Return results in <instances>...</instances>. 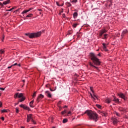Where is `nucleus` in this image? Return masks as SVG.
Instances as JSON below:
<instances>
[{
    "label": "nucleus",
    "mask_w": 128,
    "mask_h": 128,
    "mask_svg": "<svg viewBox=\"0 0 128 128\" xmlns=\"http://www.w3.org/2000/svg\"><path fill=\"white\" fill-rule=\"evenodd\" d=\"M0 6H2V8H3V6H4V3H2V4L0 5Z\"/></svg>",
    "instance_id": "nucleus-52"
},
{
    "label": "nucleus",
    "mask_w": 128,
    "mask_h": 128,
    "mask_svg": "<svg viewBox=\"0 0 128 128\" xmlns=\"http://www.w3.org/2000/svg\"><path fill=\"white\" fill-rule=\"evenodd\" d=\"M24 97V94L22 93H16L14 95V98H22Z\"/></svg>",
    "instance_id": "nucleus-4"
},
{
    "label": "nucleus",
    "mask_w": 128,
    "mask_h": 128,
    "mask_svg": "<svg viewBox=\"0 0 128 128\" xmlns=\"http://www.w3.org/2000/svg\"><path fill=\"white\" fill-rule=\"evenodd\" d=\"M89 66H92V68H96V70H98V68L96 67L92 63L90 62H89Z\"/></svg>",
    "instance_id": "nucleus-11"
},
{
    "label": "nucleus",
    "mask_w": 128,
    "mask_h": 128,
    "mask_svg": "<svg viewBox=\"0 0 128 128\" xmlns=\"http://www.w3.org/2000/svg\"><path fill=\"white\" fill-rule=\"evenodd\" d=\"M102 46H103V50H105V52H108V50L106 48V44L103 43Z\"/></svg>",
    "instance_id": "nucleus-12"
},
{
    "label": "nucleus",
    "mask_w": 128,
    "mask_h": 128,
    "mask_svg": "<svg viewBox=\"0 0 128 128\" xmlns=\"http://www.w3.org/2000/svg\"><path fill=\"white\" fill-rule=\"evenodd\" d=\"M78 38H80V36H78Z\"/></svg>",
    "instance_id": "nucleus-62"
},
{
    "label": "nucleus",
    "mask_w": 128,
    "mask_h": 128,
    "mask_svg": "<svg viewBox=\"0 0 128 128\" xmlns=\"http://www.w3.org/2000/svg\"><path fill=\"white\" fill-rule=\"evenodd\" d=\"M2 2H0V6H1L2 4Z\"/></svg>",
    "instance_id": "nucleus-59"
},
{
    "label": "nucleus",
    "mask_w": 128,
    "mask_h": 128,
    "mask_svg": "<svg viewBox=\"0 0 128 128\" xmlns=\"http://www.w3.org/2000/svg\"><path fill=\"white\" fill-rule=\"evenodd\" d=\"M23 82H26V80H22Z\"/></svg>",
    "instance_id": "nucleus-57"
},
{
    "label": "nucleus",
    "mask_w": 128,
    "mask_h": 128,
    "mask_svg": "<svg viewBox=\"0 0 128 128\" xmlns=\"http://www.w3.org/2000/svg\"><path fill=\"white\" fill-rule=\"evenodd\" d=\"M2 112H8V110L6 109H4L3 110H1Z\"/></svg>",
    "instance_id": "nucleus-30"
},
{
    "label": "nucleus",
    "mask_w": 128,
    "mask_h": 128,
    "mask_svg": "<svg viewBox=\"0 0 128 128\" xmlns=\"http://www.w3.org/2000/svg\"><path fill=\"white\" fill-rule=\"evenodd\" d=\"M45 94L48 98H52V94H50V91L48 90L46 91Z\"/></svg>",
    "instance_id": "nucleus-8"
},
{
    "label": "nucleus",
    "mask_w": 128,
    "mask_h": 128,
    "mask_svg": "<svg viewBox=\"0 0 128 128\" xmlns=\"http://www.w3.org/2000/svg\"><path fill=\"white\" fill-rule=\"evenodd\" d=\"M66 6H68V7L72 6V4H70V2H67L66 3Z\"/></svg>",
    "instance_id": "nucleus-26"
},
{
    "label": "nucleus",
    "mask_w": 128,
    "mask_h": 128,
    "mask_svg": "<svg viewBox=\"0 0 128 128\" xmlns=\"http://www.w3.org/2000/svg\"><path fill=\"white\" fill-rule=\"evenodd\" d=\"M102 32H103V33H106V32H108L106 30H102Z\"/></svg>",
    "instance_id": "nucleus-41"
},
{
    "label": "nucleus",
    "mask_w": 128,
    "mask_h": 128,
    "mask_svg": "<svg viewBox=\"0 0 128 128\" xmlns=\"http://www.w3.org/2000/svg\"><path fill=\"white\" fill-rule=\"evenodd\" d=\"M93 96H94V98H92L93 100H98V96H96V94L94 93L93 94Z\"/></svg>",
    "instance_id": "nucleus-19"
},
{
    "label": "nucleus",
    "mask_w": 128,
    "mask_h": 128,
    "mask_svg": "<svg viewBox=\"0 0 128 128\" xmlns=\"http://www.w3.org/2000/svg\"><path fill=\"white\" fill-rule=\"evenodd\" d=\"M2 103L0 102V108H2Z\"/></svg>",
    "instance_id": "nucleus-45"
},
{
    "label": "nucleus",
    "mask_w": 128,
    "mask_h": 128,
    "mask_svg": "<svg viewBox=\"0 0 128 128\" xmlns=\"http://www.w3.org/2000/svg\"><path fill=\"white\" fill-rule=\"evenodd\" d=\"M112 100L110 98H108L106 100V104H110Z\"/></svg>",
    "instance_id": "nucleus-16"
},
{
    "label": "nucleus",
    "mask_w": 128,
    "mask_h": 128,
    "mask_svg": "<svg viewBox=\"0 0 128 128\" xmlns=\"http://www.w3.org/2000/svg\"><path fill=\"white\" fill-rule=\"evenodd\" d=\"M32 120V114H30L27 116V122H30V120Z\"/></svg>",
    "instance_id": "nucleus-7"
},
{
    "label": "nucleus",
    "mask_w": 128,
    "mask_h": 128,
    "mask_svg": "<svg viewBox=\"0 0 128 128\" xmlns=\"http://www.w3.org/2000/svg\"><path fill=\"white\" fill-rule=\"evenodd\" d=\"M12 10H14V8H12L10 9V10H7L6 11L7 12H12Z\"/></svg>",
    "instance_id": "nucleus-32"
},
{
    "label": "nucleus",
    "mask_w": 128,
    "mask_h": 128,
    "mask_svg": "<svg viewBox=\"0 0 128 128\" xmlns=\"http://www.w3.org/2000/svg\"><path fill=\"white\" fill-rule=\"evenodd\" d=\"M1 120H4V118L2 117V118H1Z\"/></svg>",
    "instance_id": "nucleus-48"
},
{
    "label": "nucleus",
    "mask_w": 128,
    "mask_h": 128,
    "mask_svg": "<svg viewBox=\"0 0 128 128\" xmlns=\"http://www.w3.org/2000/svg\"><path fill=\"white\" fill-rule=\"evenodd\" d=\"M62 18H66V14H62Z\"/></svg>",
    "instance_id": "nucleus-44"
},
{
    "label": "nucleus",
    "mask_w": 128,
    "mask_h": 128,
    "mask_svg": "<svg viewBox=\"0 0 128 128\" xmlns=\"http://www.w3.org/2000/svg\"><path fill=\"white\" fill-rule=\"evenodd\" d=\"M12 66H18V63H15L14 64L12 65Z\"/></svg>",
    "instance_id": "nucleus-49"
},
{
    "label": "nucleus",
    "mask_w": 128,
    "mask_h": 128,
    "mask_svg": "<svg viewBox=\"0 0 128 128\" xmlns=\"http://www.w3.org/2000/svg\"><path fill=\"white\" fill-rule=\"evenodd\" d=\"M68 114H70V116H72V112L69 111V112H68Z\"/></svg>",
    "instance_id": "nucleus-42"
},
{
    "label": "nucleus",
    "mask_w": 128,
    "mask_h": 128,
    "mask_svg": "<svg viewBox=\"0 0 128 128\" xmlns=\"http://www.w3.org/2000/svg\"><path fill=\"white\" fill-rule=\"evenodd\" d=\"M10 4V0H7L3 2V4Z\"/></svg>",
    "instance_id": "nucleus-17"
},
{
    "label": "nucleus",
    "mask_w": 128,
    "mask_h": 128,
    "mask_svg": "<svg viewBox=\"0 0 128 128\" xmlns=\"http://www.w3.org/2000/svg\"><path fill=\"white\" fill-rule=\"evenodd\" d=\"M64 108H68V106H66Z\"/></svg>",
    "instance_id": "nucleus-60"
},
{
    "label": "nucleus",
    "mask_w": 128,
    "mask_h": 128,
    "mask_svg": "<svg viewBox=\"0 0 128 128\" xmlns=\"http://www.w3.org/2000/svg\"><path fill=\"white\" fill-rule=\"evenodd\" d=\"M90 90H91L92 92L93 93V94H90V96H91V97H92V98H94V99H95L94 97V90H92V88H90Z\"/></svg>",
    "instance_id": "nucleus-21"
},
{
    "label": "nucleus",
    "mask_w": 128,
    "mask_h": 128,
    "mask_svg": "<svg viewBox=\"0 0 128 128\" xmlns=\"http://www.w3.org/2000/svg\"><path fill=\"white\" fill-rule=\"evenodd\" d=\"M0 54H4V50H2V49L0 50Z\"/></svg>",
    "instance_id": "nucleus-27"
},
{
    "label": "nucleus",
    "mask_w": 128,
    "mask_h": 128,
    "mask_svg": "<svg viewBox=\"0 0 128 128\" xmlns=\"http://www.w3.org/2000/svg\"><path fill=\"white\" fill-rule=\"evenodd\" d=\"M78 12H74L73 14L74 18H78Z\"/></svg>",
    "instance_id": "nucleus-13"
},
{
    "label": "nucleus",
    "mask_w": 128,
    "mask_h": 128,
    "mask_svg": "<svg viewBox=\"0 0 128 128\" xmlns=\"http://www.w3.org/2000/svg\"><path fill=\"white\" fill-rule=\"evenodd\" d=\"M50 90H51V92H54V90H52V88H50Z\"/></svg>",
    "instance_id": "nucleus-58"
},
{
    "label": "nucleus",
    "mask_w": 128,
    "mask_h": 128,
    "mask_svg": "<svg viewBox=\"0 0 128 128\" xmlns=\"http://www.w3.org/2000/svg\"><path fill=\"white\" fill-rule=\"evenodd\" d=\"M4 35H3V36H2V42H4Z\"/></svg>",
    "instance_id": "nucleus-43"
},
{
    "label": "nucleus",
    "mask_w": 128,
    "mask_h": 128,
    "mask_svg": "<svg viewBox=\"0 0 128 128\" xmlns=\"http://www.w3.org/2000/svg\"><path fill=\"white\" fill-rule=\"evenodd\" d=\"M52 128H54V127H52Z\"/></svg>",
    "instance_id": "nucleus-63"
},
{
    "label": "nucleus",
    "mask_w": 128,
    "mask_h": 128,
    "mask_svg": "<svg viewBox=\"0 0 128 128\" xmlns=\"http://www.w3.org/2000/svg\"><path fill=\"white\" fill-rule=\"evenodd\" d=\"M72 2H74V4H76V2H78V0H73L72 1Z\"/></svg>",
    "instance_id": "nucleus-35"
},
{
    "label": "nucleus",
    "mask_w": 128,
    "mask_h": 128,
    "mask_svg": "<svg viewBox=\"0 0 128 128\" xmlns=\"http://www.w3.org/2000/svg\"><path fill=\"white\" fill-rule=\"evenodd\" d=\"M100 114L102 116H106V114L104 113V112H100Z\"/></svg>",
    "instance_id": "nucleus-25"
},
{
    "label": "nucleus",
    "mask_w": 128,
    "mask_h": 128,
    "mask_svg": "<svg viewBox=\"0 0 128 128\" xmlns=\"http://www.w3.org/2000/svg\"><path fill=\"white\" fill-rule=\"evenodd\" d=\"M32 122H33V124H36V121H34V119L32 120Z\"/></svg>",
    "instance_id": "nucleus-38"
},
{
    "label": "nucleus",
    "mask_w": 128,
    "mask_h": 128,
    "mask_svg": "<svg viewBox=\"0 0 128 128\" xmlns=\"http://www.w3.org/2000/svg\"><path fill=\"white\" fill-rule=\"evenodd\" d=\"M78 26V24H74L73 25L74 28H76V26Z\"/></svg>",
    "instance_id": "nucleus-40"
},
{
    "label": "nucleus",
    "mask_w": 128,
    "mask_h": 128,
    "mask_svg": "<svg viewBox=\"0 0 128 128\" xmlns=\"http://www.w3.org/2000/svg\"><path fill=\"white\" fill-rule=\"evenodd\" d=\"M56 4H57V6H60V3L56 2Z\"/></svg>",
    "instance_id": "nucleus-51"
},
{
    "label": "nucleus",
    "mask_w": 128,
    "mask_h": 128,
    "mask_svg": "<svg viewBox=\"0 0 128 128\" xmlns=\"http://www.w3.org/2000/svg\"><path fill=\"white\" fill-rule=\"evenodd\" d=\"M115 114H116V116H120V114L118 112H115Z\"/></svg>",
    "instance_id": "nucleus-31"
},
{
    "label": "nucleus",
    "mask_w": 128,
    "mask_h": 128,
    "mask_svg": "<svg viewBox=\"0 0 128 128\" xmlns=\"http://www.w3.org/2000/svg\"><path fill=\"white\" fill-rule=\"evenodd\" d=\"M58 104H62V101H59Z\"/></svg>",
    "instance_id": "nucleus-53"
},
{
    "label": "nucleus",
    "mask_w": 128,
    "mask_h": 128,
    "mask_svg": "<svg viewBox=\"0 0 128 128\" xmlns=\"http://www.w3.org/2000/svg\"><path fill=\"white\" fill-rule=\"evenodd\" d=\"M30 12V10H24L22 12V14H26V12Z\"/></svg>",
    "instance_id": "nucleus-20"
},
{
    "label": "nucleus",
    "mask_w": 128,
    "mask_h": 128,
    "mask_svg": "<svg viewBox=\"0 0 128 128\" xmlns=\"http://www.w3.org/2000/svg\"><path fill=\"white\" fill-rule=\"evenodd\" d=\"M16 114H18V112H19L18 108H16Z\"/></svg>",
    "instance_id": "nucleus-34"
},
{
    "label": "nucleus",
    "mask_w": 128,
    "mask_h": 128,
    "mask_svg": "<svg viewBox=\"0 0 128 128\" xmlns=\"http://www.w3.org/2000/svg\"><path fill=\"white\" fill-rule=\"evenodd\" d=\"M34 104V100L31 101L30 103V108H34V106H32V104Z\"/></svg>",
    "instance_id": "nucleus-24"
},
{
    "label": "nucleus",
    "mask_w": 128,
    "mask_h": 128,
    "mask_svg": "<svg viewBox=\"0 0 128 128\" xmlns=\"http://www.w3.org/2000/svg\"><path fill=\"white\" fill-rule=\"evenodd\" d=\"M120 102V100L118 98H116L115 100L116 102Z\"/></svg>",
    "instance_id": "nucleus-39"
},
{
    "label": "nucleus",
    "mask_w": 128,
    "mask_h": 128,
    "mask_svg": "<svg viewBox=\"0 0 128 128\" xmlns=\"http://www.w3.org/2000/svg\"><path fill=\"white\" fill-rule=\"evenodd\" d=\"M61 12H63V11H62Z\"/></svg>",
    "instance_id": "nucleus-64"
},
{
    "label": "nucleus",
    "mask_w": 128,
    "mask_h": 128,
    "mask_svg": "<svg viewBox=\"0 0 128 128\" xmlns=\"http://www.w3.org/2000/svg\"><path fill=\"white\" fill-rule=\"evenodd\" d=\"M108 34H104L103 36H102V38L103 40H106L108 38Z\"/></svg>",
    "instance_id": "nucleus-15"
},
{
    "label": "nucleus",
    "mask_w": 128,
    "mask_h": 128,
    "mask_svg": "<svg viewBox=\"0 0 128 128\" xmlns=\"http://www.w3.org/2000/svg\"><path fill=\"white\" fill-rule=\"evenodd\" d=\"M12 65L11 66H8V68H12Z\"/></svg>",
    "instance_id": "nucleus-46"
},
{
    "label": "nucleus",
    "mask_w": 128,
    "mask_h": 128,
    "mask_svg": "<svg viewBox=\"0 0 128 128\" xmlns=\"http://www.w3.org/2000/svg\"><path fill=\"white\" fill-rule=\"evenodd\" d=\"M68 118H64L62 122L63 124H66V122H68Z\"/></svg>",
    "instance_id": "nucleus-23"
},
{
    "label": "nucleus",
    "mask_w": 128,
    "mask_h": 128,
    "mask_svg": "<svg viewBox=\"0 0 128 128\" xmlns=\"http://www.w3.org/2000/svg\"><path fill=\"white\" fill-rule=\"evenodd\" d=\"M26 36H28L30 38H38L42 34V32H39L36 33H26Z\"/></svg>",
    "instance_id": "nucleus-3"
},
{
    "label": "nucleus",
    "mask_w": 128,
    "mask_h": 128,
    "mask_svg": "<svg viewBox=\"0 0 128 128\" xmlns=\"http://www.w3.org/2000/svg\"><path fill=\"white\" fill-rule=\"evenodd\" d=\"M32 10V8H30L29 9H28V10H29V12H30Z\"/></svg>",
    "instance_id": "nucleus-50"
},
{
    "label": "nucleus",
    "mask_w": 128,
    "mask_h": 128,
    "mask_svg": "<svg viewBox=\"0 0 128 128\" xmlns=\"http://www.w3.org/2000/svg\"><path fill=\"white\" fill-rule=\"evenodd\" d=\"M118 96H120V98H123V100H126L127 98L126 97V96H124V94L120 93L118 94Z\"/></svg>",
    "instance_id": "nucleus-6"
},
{
    "label": "nucleus",
    "mask_w": 128,
    "mask_h": 128,
    "mask_svg": "<svg viewBox=\"0 0 128 128\" xmlns=\"http://www.w3.org/2000/svg\"><path fill=\"white\" fill-rule=\"evenodd\" d=\"M21 128H24V126H22V127H21Z\"/></svg>",
    "instance_id": "nucleus-61"
},
{
    "label": "nucleus",
    "mask_w": 128,
    "mask_h": 128,
    "mask_svg": "<svg viewBox=\"0 0 128 128\" xmlns=\"http://www.w3.org/2000/svg\"><path fill=\"white\" fill-rule=\"evenodd\" d=\"M85 114H87L88 116V118L90 120H94L96 122L98 120V114L96 113V112L92 110H86L84 114H82V116H83Z\"/></svg>",
    "instance_id": "nucleus-1"
},
{
    "label": "nucleus",
    "mask_w": 128,
    "mask_h": 128,
    "mask_svg": "<svg viewBox=\"0 0 128 128\" xmlns=\"http://www.w3.org/2000/svg\"><path fill=\"white\" fill-rule=\"evenodd\" d=\"M98 56H100V53H99Z\"/></svg>",
    "instance_id": "nucleus-56"
},
{
    "label": "nucleus",
    "mask_w": 128,
    "mask_h": 128,
    "mask_svg": "<svg viewBox=\"0 0 128 128\" xmlns=\"http://www.w3.org/2000/svg\"><path fill=\"white\" fill-rule=\"evenodd\" d=\"M128 34V30H124L122 32V34H121V36H122V38H123L124 36V34Z\"/></svg>",
    "instance_id": "nucleus-14"
},
{
    "label": "nucleus",
    "mask_w": 128,
    "mask_h": 128,
    "mask_svg": "<svg viewBox=\"0 0 128 128\" xmlns=\"http://www.w3.org/2000/svg\"><path fill=\"white\" fill-rule=\"evenodd\" d=\"M0 90H4V88H0Z\"/></svg>",
    "instance_id": "nucleus-47"
},
{
    "label": "nucleus",
    "mask_w": 128,
    "mask_h": 128,
    "mask_svg": "<svg viewBox=\"0 0 128 128\" xmlns=\"http://www.w3.org/2000/svg\"><path fill=\"white\" fill-rule=\"evenodd\" d=\"M104 34L102 30L99 33V36L102 38V34Z\"/></svg>",
    "instance_id": "nucleus-22"
},
{
    "label": "nucleus",
    "mask_w": 128,
    "mask_h": 128,
    "mask_svg": "<svg viewBox=\"0 0 128 128\" xmlns=\"http://www.w3.org/2000/svg\"><path fill=\"white\" fill-rule=\"evenodd\" d=\"M32 14H30L26 16V18H32Z\"/></svg>",
    "instance_id": "nucleus-28"
},
{
    "label": "nucleus",
    "mask_w": 128,
    "mask_h": 128,
    "mask_svg": "<svg viewBox=\"0 0 128 128\" xmlns=\"http://www.w3.org/2000/svg\"><path fill=\"white\" fill-rule=\"evenodd\" d=\"M17 66H20V64H17Z\"/></svg>",
    "instance_id": "nucleus-54"
},
{
    "label": "nucleus",
    "mask_w": 128,
    "mask_h": 128,
    "mask_svg": "<svg viewBox=\"0 0 128 128\" xmlns=\"http://www.w3.org/2000/svg\"><path fill=\"white\" fill-rule=\"evenodd\" d=\"M116 98H114L112 100H113V102H116Z\"/></svg>",
    "instance_id": "nucleus-55"
},
{
    "label": "nucleus",
    "mask_w": 128,
    "mask_h": 128,
    "mask_svg": "<svg viewBox=\"0 0 128 128\" xmlns=\"http://www.w3.org/2000/svg\"><path fill=\"white\" fill-rule=\"evenodd\" d=\"M42 98H44V95L40 94V96L37 98V102H40Z\"/></svg>",
    "instance_id": "nucleus-10"
},
{
    "label": "nucleus",
    "mask_w": 128,
    "mask_h": 128,
    "mask_svg": "<svg viewBox=\"0 0 128 128\" xmlns=\"http://www.w3.org/2000/svg\"><path fill=\"white\" fill-rule=\"evenodd\" d=\"M62 114H66V110H64V111H62V112H61Z\"/></svg>",
    "instance_id": "nucleus-33"
},
{
    "label": "nucleus",
    "mask_w": 128,
    "mask_h": 128,
    "mask_svg": "<svg viewBox=\"0 0 128 128\" xmlns=\"http://www.w3.org/2000/svg\"><path fill=\"white\" fill-rule=\"evenodd\" d=\"M24 100H26V98L24 97H22L20 99L18 102H24Z\"/></svg>",
    "instance_id": "nucleus-18"
},
{
    "label": "nucleus",
    "mask_w": 128,
    "mask_h": 128,
    "mask_svg": "<svg viewBox=\"0 0 128 128\" xmlns=\"http://www.w3.org/2000/svg\"><path fill=\"white\" fill-rule=\"evenodd\" d=\"M36 96V92H34L32 96V98H34Z\"/></svg>",
    "instance_id": "nucleus-29"
},
{
    "label": "nucleus",
    "mask_w": 128,
    "mask_h": 128,
    "mask_svg": "<svg viewBox=\"0 0 128 128\" xmlns=\"http://www.w3.org/2000/svg\"><path fill=\"white\" fill-rule=\"evenodd\" d=\"M112 121L114 124H118V119H116V118H112Z\"/></svg>",
    "instance_id": "nucleus-9"
},
{
    "label": "nucleus",
    "mask_w": 128,
    "mask_h": 128,
    "mask_svg": "<svg viewBox=\"0 0 128 128\" xmlns=\"http://www.w3.org/2000/svg\"><path fill=\"white\" fill-rule=\"evenodd\" d=\"M20 106V108H24V110H30V108H28V106H25L23 104H22Z\"/></svg>",
    "instance_id": "nucleus-5"
},
{
    "label": "nucleus",
    "mask_w": 128,
    "mask_h": 128,
    "mask_svg": "<svg viewBox=\"0 0 128 128\" xmlns=\"http://www.w3.org/2000/svg\"><path fill=\"white\" fill-rule=\"evenodd\" d=\"M96 106H97L98 108H102V106H100V105L99 104H96Z\"/></svg>",
    "instance_id": "nucleus-36"
},
{
    "label": "nucleus",
    "mask_w": 128,
    "mask_h": 128,
    "mask_svg": "<svg viewBox=\"0 0 128 128\" xmlns=\"http://www.w3.org/2000/svg\"><path fill=\"white\" fill-rule=\"evenodd\" d=\"M72 34V30L68 31V34Z\"/></svg>",
    "instance_id": "nucleus-37"
},
{
    "label": "nucleus",
    "mask_w": 128,
    "mask_h": 128,
    "mask_svg": "<svg viewBox=\"0 0 128 128\" xmlns=\"http://www.w3.org/2000/svg\"><path fill=\"white\" fill-rule=\"evenodd\" d=\"M90 60H92L94 66H100V59L96 58V54L94 53H90Z\"/></svg>",
    "instance_id": "nucleus-2"
}]
</instances>
